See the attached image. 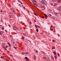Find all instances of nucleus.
Returning a JSON list of instances; mask_svg holds the SVG:
<instances>
[{"mask_svg": "<svg viewBox=\"0 0 61 61\" xmlns=\"http://www.w3.org/2000/svg\"><path fill=\"white\" fill-rule=\"evenodd\" d=\"M43 59H44V60H46V57H44Z\"/></svg>", "mask_w": 61, "mask_h": 61, "instance_id": "obj_8", "label": "nucleus"}, {"mask_svg": "<svg viewBox=\"0 0 61 61\" xmlns=\"http://www.w3.org/2000/svg\"><path fill=\"white\" fill-rule=\"evenodd\" d=\"M54 5L55 6H56V3L54 4Z\"/></svg>", "mask_w": 61, "mask_h": 61, "instance_id": "obj_17", "label": "nucleus"}, {"mask_svg": "<svg viewBox=\"0 0 61 61\" xmlns=\"http://www.w3.org/2000/svg\"><path fill=\"white\" fill-rule=\"evenodd\" d=\"M6 48H7L8 47V46H6Z\"/></svg>", "mask_w": 61, "mask_h": 61, "instance_id": "obj_35", "label": "nucleus"}, {"mask_svg": "<svg viewBox=\"0 0 61 61\" xmlns=\"http://www.w3.org/2000/svg\"><path fill=\"white\" fill-rule=\"evenodd\" d=\"M10 14H12V13H11V12H10Z\"/></svg>", "mask_w": 61, "mask_h": 61, "instance_id": "obj_49", "label": "nucleus"}, {"mask_svg": "<svg viewBox=\"0 0 61 61\" xmlns=\"http://www.w3.org/2000/svg\"><path fill=\"white\" fill-rule=\"evenodd\" d=\"M58 2H59V3H60V0H58Z\"/></svg>", "mask_w": 61, "mask_h": 61, "instance_id": "obj_20", "label": "nucleus"}, {"mask_svg": "<svg viewBox=\"0 0 61 61\" xmlns=\"http://www.w3.org/2000/svg\"><path fill=\"white\" fill-rule=\"evenodd\" d=\"M52 27H53V26H51V28H52Z\"/></svg>", "mask_w": 61, "mask_h": 61, "instance_id": "obj_36", "label": "nucleus"}, {"mask_svg": "<svg viewBox=\"0 0 61 61\" xmlns=\"http://www.w3.org/2000/svg\"><path fill=\"white\" fill-rule=\"evenodd\" d=\"M3 32H4V31H1L0 32V35H1L2 34V33H3Z\"/></svg>", "mask_w": 61, "mask_h": 61, "instance_id": "obj_3", "label": "nucleus"}, {"mask_svg": "<svg viewBox=\"0 0 61 61\" xmlns=\"http://www.w3.org/2000/svg\"><path fill=\"white\" fill-rule=\"evenodd\" d=\"M55 14H56V15H57V13H56Z\"/></svg>", "mask_w": 61, "mask_h": 61, "instance_id": "obj_41", "label": "nucleus"}, {"mask_svg": "<svg viewBox=\"0 0 61 61\" xmlns=\"http://www.w3.org/2000/svg\"><path fill=\"white\" fill-rule=\"evenodd\" d=\"M20 3L21 4H22V5H23V3H22V2H20Z\"/></svg>", "mask_w": 61, "mask_h": 61, "instance_id": "obj_26", "label": "nucleus"}, {"mask_svg": "<svg viewBox=\"0 0 61 61\" xmlns=\"http://www.w3.org/2000/svg\"><path fill=\"white\" fill-rule=\"evenodd\" d=\"M14 48H15V49H17V48L16 47H14Z\"/></svg>", "mask_w": 61, "mask_h": 61, "instance_id": "obj_21", "label": "nucleus"}, {"mask_svg": "<svg viewBox=\"0 0 61 61\" xmlns=\"http://www.w3.org/2000/svg\"><path fill=\"white\" fill-rule=\"evenodd\" d=\"M37 26L38 27H39V28H40V27L38 25H37Z\"/></svg>", "mask_w": 61, "mask_h": 61, "instance_id": "obj_29", "label": "nucleus"}, {"mask_svg": "<svg viewBox=\"0 0 61 61\" xmlns=\"http://www.w3.org/2000/svg\"><path fill=\"white\" fill-rule=\"evenodd\" d=\"M36 15V16H38V15Z\"/></svg>", "mask_w": 61, "mask_h": 61, "instance_id": "obj_56", "label": "nucleus"}, {"mask_svg": "<svg viewBox=\"0 0 61 61\" xmlns=\"http://www.w3.org/2000/svg\"><path fill=\"white\" fill-rule=\"evenodd\" d=\"M10 18L12 17V16H11V15H10Z\"/></svg>", "mask_w": 61, "mask_h": 61, "instance_id": "obj_32", "label": "nucleus"}, {"mask_svg": "<svg viewBox=\"0 0 61 61\" xmlns=\"http://www.w3.org/2000/svg\"><path fill=\"white\" fill-rule=\"evenodd\" d=\"M61 9V6H60L59 7V9Z\"/></svg>", "mask_w": 61, "mask_h": 61, "instance_id": "obj_24", "label": "nucleus"}, {"mask_svg": "<svg viewBox=\"0 0 61 61\" xmlns=\"http://www.w3.org/2000/svg\"><path fill=\"white\" fill-rule=\"evenodd\" d=\"M3 12V11L2 10H1V12Z\"/></svg>", "mask_w": 61, "mask_h": 61, "instance_id": "obj_42", "label": "nucleus"}, {"mask_svg": "<svg viewBox=\"0 0 61 61\" xmlns=\"http://www.w3.org/2000/svg\"><path fill=\"white\" fill-rule=\"evenodd\" d=\"M55 15H56V14H55Z\"/></svg>", "mask_w": 61, "mask_h": 61, "instance_id": "obj_57", "label": "nucleus"}, {"mask_svg": "<svg viewBox=\"0 0 61 61\" xmlns=\"http://www.w3.org/2000/svg\"><path fill=\"white\" fill-rule=\"evenodd\" d=\"M41 18H44V16H42L41 17Z\"/></svg>", "mask_w": 61, "mask_h": 61, "instance_id": "obj_16", "label": "nucleus"}, {"mask_svg": "<svg viewBox=\"0 0 61 61\" xmlns=\"http://www.w3.org/2000/svg\"><path fill=\"white\" fill-rule=\"evenodd\" d=\"M53 41L55 42V40H53Z\"/></svg>", "mask_w": 61, "mask_h": 61, "instance_id": "obj_39", "label": "nucleus"}, {"mask_svg": "<svg viewBox=\"0 0 61 61\" xmlns=\"http://www.w3.org/2000/svg\"><path fill=\"white\" fill-rule=\"evenodd\" d=\"M55 58L56 59V55L55 56Z\"/></svg>", "mask_w": 61, "mask_h": 61, "instance_id": "obj_18", "label": "nucleus"}, {"mask_svg": "<svg viewBox=\"0 0 61 61\" xmlns=\"http://www.w3.org/2000/svg\"><path fill=\"white\" fill-rule=\"evenodd\" d=\"M27 60H26L27 61H29V59H27Z\"/></svg>", "mask_w": 61, "mask_h": 61, "instance_id": "obj_22", "label": "nucleus"}, {"mask_svg": "<svg viewBox=\"0 0 61 61\" xmlns=\"http://www.w3.org/2000/svg\"><path fill=\"white\" fill-rule=\"evenodd\" d=\"M23 54H28V52H27L26 53H23Z\"/></svg>", "mask_w": 61, "mask_h": 61, "instance_id": "obj_5", "label": "nucleus"}, {"mask_svg": "<svg viewBox=\"0 0 61 61\" xmlns=\"http://www.w3.org/2000/svg\"><path fill=\"white\" fill-rule=\"evenodd\" d=\"M5 50H7V49H5Z\"/></svg>", "mask_w": 61, "mask_h": 61, "instance_id": "obj_45", "label": "nucleus"}, {"mask_svg": "<svg viewBox=\"0 0 61 61\" xmlns=\"http://www.w3.org/2000/svg\"><path fill=\"white\" fill-rule=\"evenodd\" d=\"M22 5V6H23V5Z\"/></svg>", "mask_w": 61, "mask_h": 61, "instance_id": "obj_62", "label": "nucleus"}, {"mask_svg": "<svg viewBox=\"0 0 61 61\" xmlns=\"http://www.w3.org/2000/svg\"><path fill=\"white\" fill-rule=\"evenodd\" d=\"M30 24H32V22H31L30 21Z\"/></svg>", "mask_w": 61, "mask_h": 61, "instance_id": "obj_31", "label": "nucleus"}, {"mask_svg": "<svg viewBox=\"0 0 61 61\" xmlns=\"http://www.w3.org/2000/svg\"><path fill=\"white\" fill-rule=\"evenodd\" d=\"M9 46H11V45H10V44H9Z\"/></svg>", "mask_w": 61, "mask_h": 61, "instance_id": "obj_34", "label": "nucleus"}, {"mask_svg": "<svg viewBox=\"0 0 61 61\" xmlns=\"http://www.w3.org/2000/svg\"><path fill=\"white\" fill-rule=\"evenodd\" d=\"M27 12H29V11H28V10Z\"/></svg>", "mask_w": 61, "mask_h": 61, "instance_id": "obj_53", "label": "nucleus"}, {"mask_svg": "<svg viewBox=\"0 0 61 61\" xmlns=\"http://www.w3.org/2000/svg\"><path fill=\"white\" fill-rule=\"evenodd\" d=\"M20 4H19L18 5V6H19L20 5Z\"/></svg>", "mask_w": 61, "mask_h": 61, "instance_id": "obj_37", "label": "nucleus"}, {"mask_svg": "<svg viewBox=\"0 0 61 61\" xmlns=\"http://www.w3.org/2000/svg\"><path fill=\"white\" fill-rule=\"evenodd\" d=\"M50 11H51V12H52V10H50Z\"/></svg>", "mask_w": 61, "mask_h": 61, "instance_id": "obj_40", "label": "nucleus"}, {"mask_svg": "<svg viewBox=\"0 0 61 61\" xmlns=\"http://www.w3.org/2000/svg\"><path fill=\"white\" fill-rule=\"evenodd\" d=\"M50 29L51 30H53V29L52 28V29L50 28Z\"/></svg>", "mask_w": 61, "mask_h": 61, "instance_id": "obj_27", "label": "nucleus"}, {"mask_svg": "<svg viewBox=\"0 0 61 61\" xmlns=\"http://www.w3.org/2000/svg\"><path fill=\"white\" fill-rule=\"evenodd\" d=\"M15 43V42L14 41H12V43H13V45H14V43Z\"/></svg>", "mask_w": 61, "mask_h": 61, "instance_id": "obj_15", "label": "nucleus"}, {"mask_svg": "<svg viewBox=\"0 0 61 61\" xmlns=\"http://www.w3.org/2000/svg\"><path fill=\"white\" fill-rule=\"evenodd\" d=\"M43 53H44V54H45V53H44V52H43Z\"/></svg>", "mask_w": 61, "mask_h": 61, "instance_id": "obj_52", "label": "nucleus"}, {"mask_svg": "<svg viewBox=\"0 0 61 61\" xmlns=\"http://www.w3.org/2000/svg\"><path fill=\"white\" fill-rule=\"evenodd\" d=\"M2 26V25H0V26Z\"/></svg>", "mask_w": 61, "mask_h": 61, "instance_id": "obj_54", "label": "nucleus"}, {"mask_svg": "<svg viewBox=\"0 0 61 61\" xmlns=\"http://www.w3.org/2000/svg\"><path fill=\"white\" fill-rule=\"evenodd\" d=\"M36 27V28H37V26L36 25H35Z\"/></svg>", "mask_w": 61, "mask_h": 61, "instance_id": "obj_28", "label": "nucleus"}, {"mask_svg": "<svg viewBox=\"0 0 61 61\" xmlns=\"http://www.w3.org/2000/svg\"><path fill=\"white\" fill-rule=\"evenodd\" d=\"M33 3H34V5H36V0H33Z\"/></svg>", "mask_w": 61, "mask_h": 61, "instance_id": "obj_1", "label": "nucleus"}, {"mask_svg": "<svg viewBox=\"0 0 61 61\" xmlns=\"http://www.w3.org/2000/svg\"><path fill=\"white\" fill-rule=\"evenodd\" d=\"M25 59H28V58H27V57H25Z\"/></svg>", "mask_w": 61, "mask_h": 61, "instance_id": "obj_9", "label": "nucleus"}, {"mask_svg": "<svg viewBox=\"0 0 61 61\" xmlns=\"http://www.w3.org/2000/svg\"><path fill=\"white\" fill-rule=\"evenodd\" d=\"M20 29H22V28H21V27H20Z\"/></svg>", "mask_w": 61, "mask_h": 61, "instance_id": "obj_46", "label": "nucleus"}, {"mask_svg": "<svg viewBox=\"0 0 61 61\" xmlns=\"http://www.w3.org/2000/svg\"><path fill=\"white\" fill-rule=\"evenodd\" d=\"M8 45H9L10 44V43H9V42H8Z\"/></svg>", "mask_w": 61, "mask_h": 61, "instance_id": "obj_38", "label": "nucleus"}, {"mask_svg": "<svg viewBox=\"0 0 61 61\" xmlns=\"http://www.w3.org/2000/svg\"><path fill=\"white\" fill-rule=\"evenodd\" d=\"M41 34H43V33L42 32L41 33Z\"/></svg>", "mask_w": 61, "mask_h": 61, "instance_id": "obj_48", "label": "nucleus"}, {"mask_svg": "<svg viewBox=\"0 0 61 61\" xmlns=\"http://www.w3.org/2000/svg\"><path fill=\"white\" fill-rule=\"evenodd\" d=\"M36 30L37 32H38V29H37Z\"/></svg>", "mask_w": 61, "mask_h": 61, "instance_id": "obj_11", "label": "nucleus"}, {"mask_svg": "<svg viewBox=\"0 0 61 61\" xmlns=\"http://www.w3.org/2000/svg\"><path fill=\"white\" fill-rule=\"evenodd\" d=\"M2 34H4V32H2Z\"/></svg>", "mask_w": 61, "mask_h": 61, "instance_id": "obj_58", "label": "nucleus"}, {"mask_svg": "<svg viewBox=\"0 0 61 61\" xmlns=\"http://www.w3.org/2000/svg\"><path fill=\"white\" fill-rule=\"evenodd\" d=\"M24 8H25V7H24Z\"/></svg>", "mask_w": 61, "mask_h": 61, "instance_id": "obj_64", "label": "nucleus"}, {"mask_svg": "<svg viewBox=\"0 0 61 61\" xmlns=\"http://www.w3.org/2000/svg\"><path fill=\"white\" fill-rule=\"evenodd\" d=\"M2 29H3V30H4V28H3Z\"/></svg>", "mask_w": 61, "mask_h": 61, "instance_id": "obj_50", "label": "nucleus"}, {"mask_svg": "<svg viewBox=\"0 0 61 61\" xmlns=\"http://www.w3.org/2000/svg\"><path fill=\"white\" fill-rule=\"evenodd\" d=\"M34 59H35V60H36V56H34Z\"/></svg>", "mask_w": 61, "mask_h": 61, "instance_id": "obj_4", "label": "nucleus"}, {"mask_svg": "<svg viewBox=\"0 0 61 61\" xmlns=\"http://www.w3.org/2000/svg\"><path fill=\"white\" fill-rule=\"evenodd\" d=\"M51 5H53V4L51 3Z\"/></svg>", "mask_w": 61, "mask_h": 61, "instance_id": "obj_25", "label": "nucleus"}, {"mask_svg": "<svg viewBox=\"0 0 61 61\" xmlns=\"http://www.w3.org/2000/svg\"><path fill=\"white\" fill-rule=\"evenodd\" d=\"M59 11H60L61 10H60Z\"/></svg>", "mask_w": 61, "mask_h": 61, "instance_id": "obj_63", "label": "nucleus"}, {"mask_svg": "<svg viewBox=\"0 0 61 61\" xmlns=\"http://www.w3.org/2000/svg\"><path fill=\"white\" fill-rule=\"evenodd\" d=\"M53 53H55V52H53Z\"/></svg>", "mask_w": 61, "mask_h": 61, "instance_id": "obj_60", "label": "nucleus"}, {"mask_svg": "<svg viewBox=\"0 0 61 61\" xmlns=\"http://www.w3.org/2000/svg\"><path fill=\"white\" fill-rule=\"evenodd\" d=\"M45 16H46V17H48V16H47L45 14Z\"/></svg>", "mask_w": 61, "mask_h": 61, "instance_id": "obj_10", "label": "nucleus"}, {"mask_svg": "<svg viewBox=\"0 0 61 61\" xmlns=\"http://www.w3.org/2000/svg\"><path fill=\"white\" fill-rule=\"evenodd\" d=\"M42 8H45V7L44 6H43L42 7Z\"/></svg>", "mask_w": 61, "mask_h": 61, "instance_id": "obj_33", "label": "nucleus"}, {"mask_svg": "<svg viewBox=\"0 0 61 61\" xmlns=\"http://www.w3.org/2000/svg\"><path fill=\"white\" fill-rule=\"evenodd\" d=\"M17 29V28L15 26L14 27H13V29L14 30H15V29Z\"/></svg>", "mask_w": 61, "mask_h": 61, "instance_id": "obj_2", "label": "nucleus"}, {"mask_svg": "<svg viewBox=\"0 0 61 61\" xmlns=\"http://www.w3.org/2000/svg\"><path fill=\"white\" fill-rule=\"evenodd\" d=\"M52 57V58H53V57Z\"/></svg>", "mask_w": 61, "mask_h": 61, "instance_id": "obj_61", "label": "nucleus"}, {"mask_svg": "<svg viewBox=\"0 0 61 61\" xmlns=\"http://www.w3.org/2000/svg\"><path fill=\"white\" fill-rule=\"evenodd\" d=\"M10 20L11 21V20H12V19H10Z\"/></svg>", "mask_w": 61, "mask_h": 61, "instance_id": "obj_55", "label": "nucleus"}, {"mask_svg": "<svg viewBox=\"0 0 61 61\" xmlns=\"http://www.w3.org/2000/svg\"><path fill=\"white\" fill-rule=\"evenodd\" d=\"M33 13L35 15H37L36 14V13H35V12H33Z\"/></svg>", "mask_w": 61, "mask_h": 61, "instance_id": "obj_19", "label": "nucleus"}, {"mask_svg": "<svg viewBox=\"0 0 61 61\" xmlns=\"http://www.w3.org/2000/svg\"><path fill=\"white\" fill-rule=\"evenodd\" d=\"M49 16H52V15L50 14H49Z\"/></svg>", "mask_w": 61, "mask_h": 61, "instance_id": "obj_7", "label": "nucleus"}, {"mask_svg": "<svg viewBox=\"0 0 61 61\" xmlns=\"http://www.w3.org/2000/svg\"><path fill=\"white\" fill-rule=\"evenodd\" d=\"M57 8L58 9H59V7H58Z\"/></svg>", "mask_w": 61, "mask_h": 61, "instance_id": "obj_44", "label": "nucleus"}, {"mask_svg": "<svg viewBox=\"0 0 61 61\" xmlns=\"http://www.w3.org/2000/svg\"><path fill=\"white\" fill-rule=\"evenodd\" d=\"M52 49H55V47H53L52 48Z\"/></svg>", "mask_w": 61, "mask_h": 61, "instance_id": "obj_6", "label": "nucleus"}, {"mask_svg": "<svg viewBox=\"0 0 61 61\" xmlns=\"http://www.w3.org/2000/svg\"><path fill=\"white\" fill-rule=\"evenodd\" d=\"M6 59V60H7V61H9V60H8L7 59Z\"/></svg>", "mask_w": 61, "mask_h": 61, "instance_id": "obj_51", "label": "nucleus"}, {"mask_svg": "<svg viewBox=\"0 0 61 61\" xmlns=\"http://www.w3.org/2000/svg\"><path fill=\"white\" fill-rule=\"evenodd\" d=\"M36 52H37V53H38V51H37V50H36Z\"/></svg>", "mask_w": 61, "mask_h": 61, "instance_id": "obj_47", "label": "nucleus"}, {"mask_svg": "<svg viewBox=\"0 0 61 61\" xmlns=\"http://www.w3.org/2000/svg\"><path fill=\"white\" fill-rule=\"evenodd\" d=\"M58 56H60V55H59V54L58 53Z\"/></svg>", "mask_w": 61, "mask_h": 61, "instance_id": "obj_14", "label": "nucleus"}, {"mask_svg": "<svg viewBox=\"0 0 61 61\" xmlns=\"http://www.w3.org/2000/svg\"><path fill=\"white\" fill-rule=\"evenodd\" d=\"M18 1L19 2H20H20H20V0H19Z\"/></svg>", "mask_w": 61, "mask_h": 61, "instance_id": "obj_43", "label": "nucleus"}, {"mask_svg": "<svg viewBox=\"0 0 61 61\" xmlns=\"http://www.w3.org/2000/svg\"><path fill=\"white\" fill-rule=\"evenodd\" d=\"M55 53H54V55H55L56 56L57 55V54H56V52L55 51Z\"/></svg>", "mask_w": 61, "mask_h": 61, "instance_id": "obj_12", "label": "nucleus"}, {"mask_svg": "<svg viewBox=\"0 0 61 61\" xmlns=\"http://www.w3.org/2000/svg\"><path fill=\"white\" fill-rule=\"evenodd\" d=\"M22 39H24V37H22Z\"/></svg>", "mask_w": 61, "mask_h": 61, "instance_id": "obj_30", "label": "nucleus"}, {"mask_svg": "<svg viewBox=\"0 0 61 61\" xmlns=\"http://www.w3.org/2000/svg\"><path fill=\"white\" fill-rule=\"evenodd\" d=\"M46 33H47V32H46Z\"/></svg>", "mask_w": 61, "mask_h": 61, "instance_id": "obj_59", "label": "nucleus"}, {"mask_svg": "<svg viewBox=\"0 0 61 61\" xmlns=\"http://www.w3.org/2000/svg\"><path fill=\"white\" fill-rule=\"evenodd\" d=\"M4 58V57H3V56H1V58Z\"/></svg>", "mask_w": 61, "mask_h": 61, "instance_id": "obj_23", "label": "nucleus"}, {"mask_svg": "<svg viewBox=\"0 0 61 61\" xmlns=\"http://www.w3.org/2000/svg\"><path fill=\"white\" fill-rule=\"evenodd\" d=\"M12 11L13 12V13L14 14H15V11H14V10H12Z\"/></svg>", "mask_w": 61, "mask_h": 61, "instance_id": "obj_13", "label": "nucleus"}]
</instances>
